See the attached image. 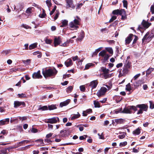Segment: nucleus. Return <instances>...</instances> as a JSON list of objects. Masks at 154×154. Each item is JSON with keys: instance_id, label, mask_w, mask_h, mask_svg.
Returning a JSON list of instances; mask_svg holds the SVG:
<instances>
[{"instance_id": "obj_3", "label": "nucleus", "mask_w": 154, "mask_h": 154, "mask_svg": "<svg viewBox=\"0 0 154 154\" xmlns=\"http://www.w3.org/2000/svg\"><path fill=\"white\" fill-rule=\"evenodd\" d=\"M60 122V120L59 118L57 117L48 119L45 121V122L50 124L56 123L57 122Z\"/></svg>"}, {"instance_id": "obj_46", "label": "nucleus", "mask_w": 154, "mask_h": 154, "mask_svg": "<svg viewBox=\"0 0 154 154\" xmlns=\"http://www.w3.org/2000/svg\"><path fill=\"white\" fill-rule=\"evenodd\" d=\"M85 1L83 2V3H80L78 4L77 5V7H76V9H79L83 5V4L85 3Z\"/></svg>"}, {"instance_id": "obj_4", "label": "nucleus", "mask_w": 154, "mask_h": 154, "mask_svg": "<svg viewBox=\"0 0 154 154\" xmlns=\"http://www.w3.org/2000/svg\"><path fill=\"white\" fill-rule=\"evenodd\" d=\"M152 38V36L150 35V32H147L142 39V43H143L145 40L146 42H149Z\"/></svg>"}, {"instance_id": "obj_31", "label": "nucleus", "mask_w": 154, "mask_h": 154, "mask_svg": "<svg viewBox=\"0 0 154 154\" xmlns=\"http://www.w3.org/2000/svg\"><path fill=\"white\" fill-rule=\"evenodd\" d=\"M106 51L105 50H103L101 51L99 53V56L103 57L106 54Z\"/></svg>"}, {"instance_id": "obj_21", "label": "nucleus", "mask_w": 154, "mask_h": 154, "mask_svg": "<svg viewBox=\"0 0 154 154\" xmlns=\"http://www.w3.org/2000/svg\"><path fill=\"white\" fill-rule=\"evenodd\" d=\"M101 71L103 72V74H107L109 73V70L108 69H106L105 67H102L101 68Z\"/></svg>"}, {"instance_id": "obj_48", "label": "nucleus", "mask_w": 154, "mask_h": 154, "mask_svg": "<svg viewBox=\"0 0 154 154\" xmlns=\"http://www.w3.org/2000/svg\"><path fill=\"white\" fill-rule=\"evenodd\" d=\"M32 8L29 7L28 8L26 11V13L27 14H30L32 13Z\"/></svg>"}, {"instance_id": "obj_37", "label": "nucleus", "mask_w": 154, "mask_h": 154, "mask_svg": "<svg viewBox=\"0 0 154 154\" xmlns=\"http://www.w3.org/2000/svg\"><path fill=\"white\" fill-rule=\"evenodd\" d=\"M94 65L92 63H88L86 65L84 70L88 69H89L90 67Z\"/></svg>"}, {"instance_id": "obj_7", "label": "nucleus", "mask_w": 154, "mask_h": 154, "mask_svg": "<svg viewBox=\"0 0 154 154\" xmlns=\"http://www.w3.org/2000/svg\"><path fill=\"white\" fill-rule=\"evenodd\" d=\"M67 8H71L72 9L75 8V6L73 3L72 0H66Z\"/></svg>"}, {"instance_id": "obj_5", "label": "nucleus", "mask_w": 154, "mask_h": 154, "mask_svg": "<svg viewBox=\"0 0 154 154\" xmlns=\"http://www.w3.org/2000/svg\"><path fill=\"white\" fill-rule=\"evenodd\" d=\"M21 106V107H23L26 106L25 103L23 101H15L14 102V107L17 108L18 107Z\"/></svg>"}, {"instance_id": "obj_60", "label": "nucleus", "mask_w": 154, "mask_h": 154, "mask_svg": "<svg viewBox=\"0 0 154 154\" xmlns=\"http://www.w3.org/2000/svg\"><path fill=\"white\" fill-rule=\"evenodd\" d=\"M71 76L70 74H65L63 75V78L65 79L66 77H69Z\"/></svg>"}, {"instance_id": "obj_41", "label": "nucleus", "mask_w": 154, "mask_h": 154, "mask_svg": "<svg viewBox=\"0 0 154 154\" xmlns=\"http://www.w3.org/2000/svg\"><path fill=\"white\" fill-rule=\"evenodd\" d=\"M128 69L125 68H123L122 70V73L125 76L128 73Z\"/></svg>"}, {"instance_id": "obj_22", "label": "nucleus", "mask_w": 154, "mask_h": 154, "mask_svg": "<svg viewBox=\"0 0 154 154\" xmlns=\"http://www.w3.org/2000/svg\"><path fill=\"white\" fill-rule=\"evenodd\" d=\"M121 12V9L120 10L117 9L113 10L112 12V14L113 15H120Z\"/></svg>"}, {"instance_id": "obj_17", "label": "nucleus", "mask_w": 154, "mask_h": 154, "mask_svg": "<svg viewBox=\"0 0 154 154\" xmlns=\"http://www.w3.org/2000/svg\"><path fill=\"white\" fill-rule=\"evenodd\" d=\"M140 131L141 129L138 128L133 131L132 134L135 135H139L141 132Z\"/></svg>"}, {"instance_id": "obj_61", "label": "nucleus", "mask_w": 154, "mask_h": 154, "mask_svg": "<svg viewBox=\"0 0 154 154\" xmlns=\"http://www.w3.org/2000/svg\"><path fill=\"white\" fill-rule=\"evenodd\" d=\"M140 74L139 73L135 75L134 76L133 78V79L134 80H136L140 76Z\"/></svg>"}, {"instance_id": "obj_14", "label": "nucleus", "mask_w": 154, "mask_h": 154, "mask_svg": "<svg viewBox=\"0 0 154 154\" xmlns=\"http://www.w3.org/2000/svg\"><path fill=\"white\" fill-rule=\"evenodd\" d=\"M141 24L145 28V29L148 28L151 25V23H149L145 20H143Z\"/></svg>"}, {"instance_id": "obj_39", "label": "nucleus", "mask_w": 154, "mask_h": 154, "mask_svg": "<svg viewBox=\"0 0 154 154\" xmlns=\"http://www.w3.org/2000/svg\"><path fill=\"white\" fill-rule=\"evenodd\" d=\"M46 16V14L45 12V10L44 9H42V14H40L39 15V17L41 18H43L45 17V16Z\"/></svg>"}, {"instance_id": "obj_9", "label": "nucleus", "mask_w": 154, "mask_h": 154, "mask_svg": "<svg viewBox=\"0 0 154 154\" xmlns=\"http://www.w3.org/2000/svg\"><path fill=\"white\" fill-rule=\"evenodd\" d=\"M134 35L132 34H130L125 39V42L126 45L129 44L132 40V38Z\"/></svg>"}, {"instance_id": "obj_15", "label": "nucleus", "mask_w": 154, "mask_h": 154, "mask_svg": "<svg viewBox=\"0 0 154 154\" xmlns=\"http://www.w3.org/2000/svg\"><path fill=\"white\" fill-rule=\"evenodd\" d=\"M70 101V99H67L64 101L61 102L60 104V106L62 107L63 106L67 105L69 103Z\"/></svg>"}, {"instance_id": "obj_55", "label": "nucleus", "mask_w": 154, "mask_h": 154, "mask_svg": "<svg viewBox=\"0 0 154 154\" xmlns=\"http://www.w3.org/2000/svg\"><path fill=\"white\" fill-rule=\"evenodd\" d=\"M87 137V135H84V136H81L79 137V139L81 140H85Z\"/></svg>"}, {"instance_id": "obj_49", "label": "nucleus", "mask_w": 154, "mask_h": 154, "mask_svg": "<svg viewBox=\"0 0 154 154\" xmlns=\"http://www.w3.org/2000/svg\"><path fill=\"white\" fill-rule=\"evenodd\" d=\"M127 143L126 141L121 142L119 144V146L121 147L127 145Z\"/></svg>"}, {"instance_id": "obj_63", "label": "nucleus", "mask_w": 154, "mask_h": 154, "mask_svg": "<svg viewBox=\"0 0 154 154\" xmlns=\"http://www.w3.org/2000/svg\"><path fill=\"white\" fill-rule=\"evenodd\" d=\"M104 75V77L105 79H106L108 78H109L110 77V76H109L110 75L108 74H103Z\"/></svg>"}, {"instance_id": "obj_24", "label": "nucleus", "mask_w": 154, "mask_h": 154, "mask_svg": "<svg viewBox=\"0 0 154 154\" xmlns=\"http://www.w3.org/2000/svg\"><path fill=\"white\" fill-rule=\"evenodd\" d=\"M37 43H35L33 44H32L29 46V49L32 50L36 48L37 45Z\"/></svg>"}, {"instance_id": "obj_6", "label": "nucleus", "mask_w": 154, "mask_h": 154, "mask_svg": "<svg viewBox=\"0 0 154 154\" xmlns=\"http://www.w3.org/2000/svg\"><path fill=\"white\" fill-rule=\"evenodd\" d=\"M107 90V88L104 87H102L100 90H99L97 93V95L99 97L105 94Z\"/></svg>"}, {"instance_id": "obj_57", "label": "nucleus", "mask_w": 154, "mask_h": 154, "mask_svg": "<svg viewBox=\"0 0 154 154\" xmlns=\"http://www.w3.org/2000/svg\"><path fill=\"white\" fill-rule=\"evenodd\" d=\"M74 23L76 25H79V21L77 19H75L74 20Z\"/></svg>"}, {"instance_id": "obj_26", "label": "nucleus", "mask_w": 154, "mask_h": 154, "mask_svg": "<svg viewBox=\"0 0 154 154\" xmlns=\"http://www.w3.org/2000/svg\"><path fill=\"white\" fill-rule=\"evenodd\" d=\"M48 109L50 110L56 109L57 108L56 105L52 104L49 105L48 107Z\"/></svg>"}, {"instance_id": "obj_59", "label": "nucleus", "mask_w": 154, "mask_h": 154, "mask_svg": "<svg viewBox=\"0 0 154 154\" xmlns=\"http://www.w3.org/2000/svg\"><path fill=\"white\" fill-rule=\"evenodd\" d=\"M10 51V50H4L2 51V53L3 54H5L6 55H7V54L9 53Z\"/></svg>"}, {"instance_id": "obj_20", "label": "nucleus", "mask_w": 154, "mask_h": 154, "mask_svg": "<svg viewBox=\"0 0 154 154\" xmlns=\"http://www.w3.org/2000/svg\"><path fill=\"white\" fill-rule=\"evenodd\" d=\"M72 61L71 59H69L68 60L65 62V64L67 67H69V66L72 65Z\"/></svg>"}, {"instance_id": "obj_12", "label": "nucleus", "mask_w": 154, "mask_h": 154, "mask_svg": "<svg viewBox=\"0 0 154 154\" xmlns=\"http://www.w3.org/2000/svg\"><path fill=\"white\" fill-rule=\"evenodd\" d=\"M144 83V79H140L136 81L134 84V86L135 88H137L139 86L141 85L142 84Z\"/></svg>"}, {"instance_id": "obj_50", "label": "nucleus", "mask_w": 154, "mask_h": 154, "mask_svg": "<svg viewBox=\"0 0 154 154\" xmlns=\"http://www.w3.org/2000/svg\"><path fill=\"white\" fill-rule=\"evenodd\" d=\"M80 89L81 91L84 92L85 90V88L84 85H81L80 86Z\"/></svg>"}, {"instance_id": "obj_30", "label": "nucleus", "mask_w": 154, "mask_h": 154, "mask_svg": "<svg viewBox=\"0 0 154 154\" xmlns=\"http://www.w3.org/2000/svg\"><path fill=\"white\" fill-rule=\"evenodd\" d=\"M129 106V109H130V110L131 111L133 110L134 111H136L137 110V108L138 107H137V106Z\"/></svg>"}, {"instance_id": "obj_36", "label": "nucleus", "mask_w": 154, "mask_h": 154, "mask_svg": "<svg viewBox=\"0 0 154 154\" xmlns=\"http://www.w3.org/2000/svg\"><path fill=\"white\" fill-rule=\"evenodd\" d=\"M73 89V87L72 86H69L67 87L66 89V91L68 93L71 92Z\"/></svg>"}, {"instance_id": "obj_34", "label": "nucleus", "mask_w": 154, "mask_h": 154, "mask_svg": "<svg viewBox=\"0 0 154 154\" xmlns=\"http://www.w3.org/2000/svg\"><path fill=\"white\" fill-rule=\"evenodd\" d=\"M106 51L109 52V53L112 55L113 54V51L111 48H106Z\"/></svg>"}, {"instance_id": "obj_56", "label": "nucleus", "mask_w": 154, "mask_h": 154, "mask_svg": "<svg viewBox=\"0 0 154 154\" xmlns=\"http://www.w3.org/2000/svg\"><path fill=\"white\" fill-rule=\"evenodd\" d=\"M98 135L99 136V138L100 139L104 140L105 139L104 135H103V133L101 134V135H100V134L98 133Z\"/></svg>"}, {"instance_id": "obj_33", "label": "nucleus", "mask_w": 154, "mask_h": 154, "mask_svg": "<svg viewBox=\"0 0 154 154\" xmlns=\"http://www.w3.org/2000/svg\"><path fill=\"white\" fill-rule=\"evenodd\" d=\"M45 41L46 44H51L52 42V40L51 39H48L46 37L45 39Z\"/></svg>"}, {"instance_id": "obj_38", "label": "nucleus", "mask_w": 154, "mask_h": 154, "mask_svg": "<svg viewBox=\"0 0 154 154\" xmlns=\"http://www.w3.org/2000/svg\"><path fill=\"white\" fill-rule=\"evenodd\" d=\"M145 28L142 25H139L137 29V30H140L142 32V31H143L144 29H145Z\"/></svg>"}, {"instance_id": "obj_47", "label": "nucleus", "mask_w": 154, "mask_h": 154, "mask_svg": "<svg viewBox=\"0 0 154 154\" xmlns=\"http://www.w3.org/2000/svg\"><path fill=\"white\" fill-rule=\"evenodd\" d=\"M122 2L123 3L124 7L126 8H127L128 5V2L127 1L125 0H124Z\"/></svg>"}, {"instance_id": "obj_28", "label": "nucleus", "mask_w": 154, "mask_h": 154, "mask_svg": "<svg viewBox=\"0 0 154 154\" xmlns=\"http://www.w3.org/2000/svg\"><path fill=\"white\" fill-rule=\"evenodd\" d=\"M110 56H111L109 55L108 54H106V55H105L103 57H104L103 60V63H105L106 61L109 59V58Z\"/></svg>"}, {"instance_id": "obj_54", "label": "nucleus", "mask_w": 154, "mask_h": 154, "mask_svg": "<svg viewBox=\"0 0 154 154\" xmlns=\"http://www.w3.org/2000/svg\"><path fill=\"white\" fill-rule=\"evenodd\" d=\"M18 97L20 98H23L26 97V95L25 94L22 93L21 94H18Z\"/></svg>"}, {"instance_id": "obj_43", "label": "nucleus", "mask_w": 154, "mask_h": 154, "mask_svg": "<svg viewBox=\"0 0 154 154\" xmlns=\"http://www.w3.org/2000/svg\"><path fill=\"white\" fill-rule=\"evenodd\" d=\"M70 40L67 41L66 42H65L63 44H62V45H60L61 46H63V47H66L68 46L69 43L70 42Z\"/></svg>"}, {"instance_id": "obj_51", "label": "nucleus", "mask_w": 154, "mask_h": 154, "mask_svg": "<svg viewBox=\"0 0 154 154\" xmlns=\"http://www.w3.org/2000/svg\"><path fill=\"white\" fill-rule=\"evenodd\" d=\"M134 36L135 38L134 39L133 42V44H135L137 42V41L138 39V37L136 35H134Z\"/></svg>"}, {"instance_id": "obj_10", "label": "nucleus", "mask_w": 154, "mask_h": 154, "mask_svg": "<svg viewBox=\"0 0 154 154\" xmlns=\"http://www.w3.org/2000/svg\"><path fill=\"white\" fill-rule=\"evenodd\" d=\"M32 77L33 79H41L42 76L40 74V71L39 70L37 72H34L32 75Z\"/></svg>"}, {"instance_id": "obj_16", "label": "nucleus", "mask_w": 154, "mask_h": 154, "mask_svg": "<svg viewBox=\"0 0 154 154\" xmlns=\"http://www.w3.org/2000/svg\"><path fill=\"white\" fill-rule=\"evenodd\" d=\"M129 106H128L127 108H125L122 111V113H131L132 112L129 109Z\"/></svg>"}, {"instance_id": "obj_53", "label": "nucleus", "mask_w": 154, "mask_h": 154, "mask_svg": "<svg viewBox=\"0 0 154 154\" xmlns=\"http://www.w3.org/2000/svg\"><path fill=\"white\" fill-rule=\"evenodd\" d=\"M60 14L59 12L58 11L57 13H56V15L54 18V21H55L59 17Z\"/></svg>"}, {"instance_id": "obj_42", "label": "nucleus", "mask_w": 154, "mask_h": 154, "mask_svg": "<svg viewBox=\"0 0 154 154\" xmlns=\"http://www.w3.org/2000/svg\"><path fill=\"white\" fill-rule=\"evenodd\" d=\"M45 2L49 8L51 7L52 5V4L51 2V0H47Z\"/></svg>"}, {"instance_id": "obj_35", "label": "nucleus", "mask_w": 154, "mask_h": 154, "mask_svg": "<svg viewBox=\"0 0 154 154\" xmlns=\"http://www.w3.org/2000/svg\"><path fill=\"white\" fill-rule=\"evenodd\" d=\"M94 104L95 108H99L100 107V103L98 101L96 100L94 101Z\"/></svg>"}, {"instance_id": "obj_29", "label": "nucleus", "mask_w": 154, "mask_h": 154, "mask_svg": "<svg viewBox=\"0 0 154 154\" xmlns=\"http://www.w3.org/2000/svg\"><path fill=\"white\" fill-rule=\"evenodd\" d=\"M74 23L71 22L69 24V26L72 28H74L76 29L78 28L79 27L77 25H75Z\"/></svg>"}, {"instance_id": "obj_8", "label": "nucleus", "mask_w": 154, "mask_h": 154, "mask_svg": "<svg viewBox=\"0 0 154 154\" xmlns=\"http://www.w3.org/2000/svg\"><path fill=\"white\" fill-rule=\"evenodd\" d=\"M62 39L60 36L55 38L54 40V46L56 47L58 45H60Z\"/></svg>"}, {"instance_id": "obj_11", "label": "nucleus", "mask_w": 154, "mask_h": 154, "mask_svg": "<svg viewBox=\"0 0 154 154\" xmlns=\"http://www.w3.org/2000/svg\"><path fill=\"white\" fill-rule=\"evenodd\" d=\"M120 15L122 16L121 19L122 20H125L127 19L126 12L124 9H121Z\"/></svg>"}, {"instance_id": "obj_32", "label": "nucleus", "mask_w": 154, "mask_h": 154, "mask_svg": "<svg viewBox=\"0 0 154 154\" xmlns=\"http://www.w3.org/2000/svg\"><path fill=\"white\" fill-rule=\"evenodd\" d=\"M77 113V114H75L71 117V119L72 120L77 119L80 116V115L79 113V112H78Z\"/></svg>"}, {"instance_id": "obj_27", "label": "nucleus", "mask_w": 154, "mask_h": 154, "mask_svg": "<svg viewBox=\"0 0 154 154\" xmlns=\"http://www.w3.org/2000/svg\"><path fill=\"white\" fill-rule=\"evenodd\" d=\"M120 134H122L119 135L118 136V137L120 139H123L125 137V135H126V133L125 132H120Z\"/></svg>"}, {"instance_id": "obj_13", "label": "nucleus", "mask_w": 154, "mask_h": 154, "mask_svg": "<svg viewBox=\"0 0 154 154\" xmlns=\"http://www.w3.org/2000/svg\"><path fill=\"white\" fill-rule=\"evenodd\" d=\"M98 84L97 80H95L92 81L90 83L89 86H91L92 88H96Z\"/></svg>"}, {"instance_id": "obj_25", "label": "nucleus", "mask_w": 154, "mask_h": 154, "mask_svg": "<svg viewBox=\"0 0 154 154\" xmlns=\"http://www.w3.org/2000/svg\"><path fill=\"white\" fill-rule=\"evenodd\" d=\"M61 23L62 25H60V26L61 27H64L68 25V21L67 20H63Z\"/></svg>"}, {"instance_id": "obj_18", "label": "nucleus", "mask_w": 154, "mask_h": 154, "mask_svg": "<svg viewBox=\"0 0 154 154\" xmlns=\"http://www.w3.org/2000/svg\"><path fill=\"white\" fill-rule=\"evenodd\" d=\"M131 63L129 61L126 60V63H125L124 67L125 68L128 69L130 68L131 66Z\"/></svg>"}, {"instance_id": "obj_52", "label": "nucleus", "mask_w": 154, "mask_h": 154, "mask_svg": "<svg viewBox=\"0 0 154 154\" xmlns=\"http://www.w3.org/2000/svg\"><path fill=\"white\" fill-rule=\"evenodd\" d=\"M122 108H121L120 109L115 110H114V111L115 113L118 114L119 112H122Z\"/></svg>"}, {"instance_id": "obj_62", "label": "nucleus", "mask_w": 154, "mask_h": 154, "mask_svg": "<svg viewBox=\"0 0 154 154\" xmlns=\"http://www.w3.org/2000/svg\"><path fill=\"white\" fill-rule=\"evenodd\" d=\"M6 124V123L4 120H2L0 121V125H4Z\"/></svg>"}, {"instance_id": "obj_45", "label": "nucleus", "mask_w": 154, "mask_h": 154, "mask_svg": "<svg viewBox=\"0 0 154 154\" xmlns=\"http://www.w3.org/2000/svg\"><path fill=\"white\" fill-rule=\"evenodd\" d=\"M117 18V16H112L111 18L110 19L109 23H110L112 22L114 20L116 19Z\"/></svg>"}, {"instance_id": "obj_19", "label": "nucleus", "mask_w": 154, "mask_h": 154, "mask_svg": "<svg viewBox=\"0 0 154 154\" xmlns=\"http://www.w3.org/2000/svg\"><path fill=\"white\" fill-rule=\"evenodd\" d=\"M115 121L117 124H122L125 122V120L122 119H116Z\"/></svg>"}, {"instance_id": "obj_64", "label": "nucleus", "mask_w": 154, "mask_h": 154, "mask_svg": "<svg viewBox=\"0 0 154 154\" xmlns=\"http://www.w3.org/2000/svg\"><path fill=\"white\" fill-rule=\"evenodd\" d=\"M31 131L33 133H36L38 132V130L36 128H32V130H31Z\"/></svg>"}, {"instance_id": "obj_44", "label": "nucleus", "mask_w": 154, "mask_h": 154, "mask_svg": "<svg viewBox=\"0 0 154 154\" xmlns=\"http://www.w3.org/2000/svg\"><path fill=\"white\" fill-rule=\"evenodd\" d=\"M48 107L47 106H43L42 107H40L38 109L42 110H46L48 109Z\"/></svg>"}, {"instance_id": "obj_2", "label": "nucleus", "mask_w": 154, "mask_h": 154, "mask_svg": "<svg viewBox=\"0 0 154 154\" xmlns=\"http://www.w3.org/2000/svg\"><path fill=\"white\" fill-rule=\"evenodd\" d=\"M137 107L140 109L137 112V114H142L143 111H146L148 107L147 104H138L137 105Z\"/></svg>"}, {"instance_id": "obj_40", "label": "nucleus", "mask_w": 154, "mask_h": 154, "mask_svg": "<svg viewBox=\"0 0 154 154\" xmlns=\"http://www.w3.org/2000/svg\"><path fill=\"white\" fill-rule=\"evenodd\" d=\"M126 90L128 91H130L131 90V87L130 83H128L126 85Z\"/></svg>"}, {"instance_id": "obj_58", "label": "nucleus", "mask_w": 154, "mask_h": 154, "mask_svg": "<svg viewBox=\"0 0 154 154\" xmlns=\"http://www.w3.org/2000/svg\"><path fill=\"white\" fill-rule=\"evenodd\" d=\"M150 11L151 12L152 14H154V6L153 5H152L151 6Z\"/></svg>"}, {"instance_id": "obj_23", "label": "nucleus", "mask_w": 154, "mask_h": 154, "mask_svg": "<svg viewBox=\"0 0 154 154\" xmlns=\"http://www.w3.org/2000/svg\"><path fill=\"white\" fill-rule=\"evenodd\" d=\"M85 36V33L83 31H81V34L79 37L77 38L78 40L79 41H81L82 40L83 38Z\"/></svg>"}, {"instance_id": "obj_1", "label": "nucleus", "mask_w": 154, "mask_h": 154, "mask_svg": "<svg viewBox=\"0 0 154 154\" xmlns=\"http://www.w3.org/2000/svg\"><path fill=\"white\" fill-rule=\"evenodd\" d=\"M57 73V71L55 68H54L53 69L51 68L45 69H42V74L46 79L52 76L54 77Z\"/></svg>"}]
</instances>
